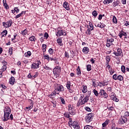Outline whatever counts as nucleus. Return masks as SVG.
I'll use <instances>...</instances> for the list:
<instances>
[{"label":"nucleus","mask_w":129,"mask_h":129,"mask_svg":"<svg viewBox=\"0 0 129 129\" xmlns=\"http://www.w3.org/2000/svg\"><path fill=\"white\" fill-rule=\"evenodd\" d=\"M59 99L60 100L62 104H66V101H65V99L63 98V97H60Z\"/></svg>","instance_id":"58836bf2"},{"label":"nucleus","mask_w":129,"mask_h":129,"mask_svg":"<svg viewBox=\"0 0 129 129\" xmlns=\"http://www.w3.org/2000/svg\"><path fill=\"white\" fill-rule=\"evenodd\" d=\"M84 54H88L89 52V48L88 47H84L82 50Z\"/></svg>","instance_id":"5701e85b"},{"label":"nucleus","mask_w":129,"mask_h":129,"mask_svg":"<svg viewBox=\"0 0 129 129\" xmlns=\"http://www.w3.org/2000/svg\"><path fill=\"white\" fill-rule=\"evenodd\" d=\"M112 78L114 80H119V81H122L123 80V77L121 75H117L116 74L112 76Z\"/></svg>","instance_id":"1a4fd4ad"},{"label":"nucleus","mask_w":129,"mask_h":129,"mask_svg":"<svg viewBox=\"0 0 129 129\" xmlns=\"http://www.w3.org/2000/svg\"><path fill=\"white\" fill-rule=\"evenodd\" d=\"M97 27L100 28L101 29H103V28H105V25L103 24L102 25L101 23H100V24H98Z\"/></svg>","instance_id":"c03bdc74"},{"label":"nucleus","mask_w":129,"mask_h":129,"mask_svg":"<svg viewBox=\"0 0 129 129\" xmlns=\"http://www.w3.org/2000/svg\"><path fill=\"white\" fill-rule=\"evenodd\" d=\"M119 5V1H114L112 3V6L114 8H115L117 6H118Z\"/></svg>","instance_id":"c9c22d12"},{"label":"nucleus","mask_w":129,"mask_h":129,"mask_svg":"<svg viewBox=\"0 0 129 129\" xmlns=\"http://www.w3.org/2000/svg\"><path fill=\"white\" fill-rule=\"evenodd\" d=\"M107 91L108 93H111L112 92V88L111 87H108L107 88Z\"/></svg>","instance_id":"3c124183"},{"label":"nucleus","mask_w":129,"mask_h":129,"mask_svg":"<svg viewBox=\"0 0 129 129\" xmlns=\"http://www.w3.org/2000/svg\"><path fill=\"white\" fill-rule=\"evenodd\" d=\"M44 37L45 38V39L47 40V39H48V38H49V34H48V33L45 32L44 33Z\"/></svg>","instance_id":"052dcab7"},{"label":"nucleus","mask_w":129,"mask_h":129,"mask_svg":"<svg viewBox=\"0 0 129 129\" xmlns=\"http://www.w3.org/2000/svg\"><path fill=\"white\" fill-rule=\"evenodd\" d=\"M85 109L87 111H91V109L89 107H86Z\"/></svg>","instance_id":"338daca9"},{"label":"nucleus","mask_w":129,"mask_h":129,"mask_svg":"<svg viewBox=\"0 0 129 129\" xmlns=\"http://www.w3.org/2000/svg\"><path fill=\"white\" fill-rule=\"evenodd\" d=\"M15 82H16V79H15V77H11L9 80L10 84H11V85H14Z\"/></svg>","instance_id":"6ab92c4d"},{"label":"nucleus","mask_w":129,"mask_h":129,"mask_svg":"<svg viewBox=\"0 0 129 129\" xmlns=\"http://www.w3.org/2000/svg\"><path fill=\"white\" fill-rule=\"evenodd\" d=\"M9 54L10 55H13V47H10L8 51Z\"/></svg>","instance_id":"6e6d98bb"},{"label":"nucleus","mask_w":129,"mask_h":129,"mask_svg":"<svg viewBox=\"0 0 129 129\" xmlns=\"http://www.w3.org/2000/svg\"><path fill=\"white\" fill-rule=\"evenodd\" d=\"M89 26L90 27V29H91L92 30H94V26H93V23L92 22H90L89 23Z\"/></svg>","instance_id":"79ce46f5"},{"label":"nucleus","mask_w":129,"mask_h":129,"mask_svg":"<svg viewBox=\"0 0 129 129\" xmlns=\"http://www.w3.org/2000/svg\"><path fill=\"white\" fill-rule=\"evenodd\" d=\"M107 109H108V110H110V111H113V110H114V108L113 107V106H111L110 107H109V106L107 107Z\"/></svg>","instance_id":"5fc2aeb1"},{"label":"nucleus","mask_w":129,"mask_h":129,"mask_svg":"<svg viewBox=\"0 0 129 129\" xmlns=\"http://www.w3.org/2000/svg\"><path fill=\"white\" fill-rule=\"evenodd\" d=\"M7 35H8V30H5L1 33L2 37H7Z\"/></svg>","instance_id":"cd10ccee"},{"label":"nucleus","mask_w":129,"mask_h":129,"mask_svg":"<svg viewBox=\"0 0 129 129\" xmlns=\"http://www.w3.org/2000/svg\"><path fill=\"white\" fill-rule=\"evenodd\" d=\"M92 82H93V86H94V87H95L96 85L98 84V82L96 81H92Z\"/></svg>","instance_id":"680f3d73"},{"label":"nucleus","mask_w":129,"mask_h":129,"mask_svg":"<svg viewBox=\"0 0 129 129\" xmlns=\"http://www.w3.org/2000/svg\"><path fill=\"white\" fill-rule=\"evenodd\" d=\"M112 22L114 24H117V19H116V17L115 16L113 17Z\"/></svg>","instance_id":"ea45409f"},{"label":"nucleus","mask_w":129,"mask_h":129,"mask_svg":"<svg viewBox=\"0 0 129 129\" xmlns=\"http://www.w3.org/2000/svg\"><path fill=\"white\" fill-rule=\"evenodd\" d=\"M88 90H87V86H83V90H82V92L83 93H86L87 92Z\"/></svg>","instance_id":"f704fd0d"},{"label":"nucleus","mask_w":129,"mask_h":129,"mask_svg":"<svg viewBox=\"0 0 129 129\" xmlns=\"http://www.w3.org/2000/svg\"><path fill=\"white\" fill-rule=\"evenodd\" d=\"M54 90L56 91L58 94H60V92H64L65 90L64 89V87L63 85L59 84H55L54 85Z\"/></svg>","instance_id":"f03ea898"},{"label":"nucleus","mask_w":129,"mask_h":129,"mask_svg":"<svg viewBox=\"0 0 129 129\" xmlns=\"http://www.w3.org/2000/svg\"><path fill=\"white\" fill-rule=\"evenodd\" d=\"M92 15L94 18H96V17H97V15H98V13H97V11L94 10L92 12Z\"/></svg>","instance_id":"a19ab883"},{"label":"nucleus","mask_w":129,"mask_h":129,"mask_svg":"<svg viewBox=\"0 0 129 129\" xmlns=\"http://www.w3.org/2000/svg\"><path fill=\"white\" fill-rule=\"evenodd\" d=\"M56 42L59 46H63V43H62V38L58 37L56 40Z\"/></svg>","instance_id":"4be33fe9"},{"label":"nucleus","mask_w":129,"mask_h":129,"mask_svg":"<svg viewBox=\"0 0 129 129\" xmlns=\"http://www.w3.org/2000/svg\"><path fill=\"white\" fill-rule=\"evenodd\" d=\"M93 119V114L89 113L87 114L85 117V120L87 123H89L91 121H92Z\"/></svg>","instance_id":"20e7f679"},{"label":"nucleus","mask_w":129,"mask_h":129,"mask_svg":"<svg viewBox=\"0 0 129 129\" xmlns=\"http://www.w3.org/2000/svg\"><path fill=\"white\" fill-rule=\"evenodd\" d=\"M57 31L56 32V36H57V37H61V36H66L67 35L65 30H63L62 29H57Z\"/></svg>","instance_id":"39448f33"},{"label":"nucleus","mask_w":129,"mask_h":129,"mask_svg":"<svg viewBox=\"0 0 129 129\" xmlns=\"http://www.w3.org/2000/svg\"><path fill=\"white\" fill-rule=\"evenodd\" d=\"M63 7L66 9V10H67V11H70V6L67 2H65L63 3Z\"/></svg>","instance_id":"f3484780"},{"label":"nucleus","mask_w":129,"mask_h":129,"mask_svg":"<svg viewBox=\"0 0 129 129\" xmlns=\"http://www.w3.org/2000/svg\"><path fill=\"white\" fill-rule=\"evenodd\" d=\"M11 114V113H4V121H8L9 119H10V115Z\"/></svg>","instance_id":"dca6fc26"},{"label":"nucleus","mask_w":129,"mask_h":129,"mask_svg":"<svg viewBox=\"0 0 129 129\" xmlns=\"http://www.w3.org/2000/svg\"><path fill=\"white\" fill-rule=\"evenodd\" d=\"M99 84H102V85H103V86H105L108 85V81H104L103 83L99 82Z\"/></svg>","instance_id":"37998d69"},{"label":"nucleus","mask_w":129,"mask_h":129,"mask_svg":"<svg viewBox=\"0 0 129 129\" xmlns=\"http://www.w3.org/2000/svg\"><path fill=\"white\" fill-rule=\"evenodd\" d=\"M34 106V103L33 102V100H31L30 105L26 107V109H32L33 108V106Z\"/></svg>","instance_id":"a878e982"},{"label":"nucleus","mask_w":129,"mask_h":129,"mask_svg":"<svg viewBox=\"0 0 129 129\" xmlns=\"http://www.w3.org/2000/svg\"><path fill=\"white\" fill-rule=\"evenodd\" d=\"M73 127L75 129H80V125L79 124V122L77 121H74L73 122Z\"/></svg>","instance_id":"4468645a"},{"label":"nucleus","mask_w":129,"mask_h":129,"mask_svg":"<svg viewBox=\"0 0 129 129\" xmlns=\"http://www.w3.org/2000/svg\"><path fill=\"white\" fill-rule=\"evenodd\" d=\"M114 41V39L112 38H111L110 39H108L107 40V43H106V46L108 48H109L111 45H112V42Z\"/></svg>","instance_id":"ddd939ff"},{"label":"nucleus","mask_w":129,"mask_h":129,"mask_svg":"<svg viewBox=\"0 0 129 129\" xmlns=\"http://www.w3.org/2000/svg\"><path fill=\"white\" fill-rule=\"evenodd\" d=\"M124 116H129V112L126 111L124 112Z\"/></svg>","instance_id":"774afa93"},{"label":"nucleus","mask_w":129,"mask_h":129,"mask_svg":"<svg viewBox=\"0 0 129 129\" xmlns=\"http://www.w3.org/2000/svg\"><path fill=\"white\" fill-rule=\"evenodd\" d=\"M4 113H11V108L9 106H6L4 109Z\"/></svg>","instance_id":"a211bd4d"},{"label":"nucleus","mask_w":129,"mask_h":129,"mask_svg":"<svg viewBox=\"0 0 129 129\" xmlns=\"http://www.w3.org/2000/svg\"><path fill=\"white\" fill-rule=\"evenodd\" d=\"M29 41H31V42H36V37L32 35L29 38Z\"/></svg>","instance_id":"2f4dec72"},{"label":"nucleus","mask_w":129,"mask_h":129,"mask_svg":"<svg viewBox=\"0 0 129 129\" xmlns=\"http://www.w3.org/2000/svg\"><path fill=\"white\" fill-rule=\"evenodd\" d=\"M90 95H91V91H88L85 97L82 100V101H78V103L77 104V107H79L80 105H84L85 104L86 102H88L89 100V97H90Z\"/></svg>","instance_id":"f257e3e1"},{"label":"nucleus","mask_w":129,"mask_h":129,"mask_svg":"<svg viewBox=\"0 0 129 129\" xmlns=\"http://www.w3.org/2000/svg\"><path fill=\"white\" fill-rule=\"evenodd\" d=\"M127 121V118L124 116H121L119 119L118 123L119 124H124Z\"/></svg>","instance_id":"6e6552de"},{"label":"nucleus","mask_w":129,"mask_h":129,"mask_svg":"<svg viewBox=\"0 0 129 129\" xmlns=\"http://www.w3.org/2000/svg\"><path fill=\"white\" fill-rule=\"evenodd\" d=\"M44 59H45L46 60H47V61H50V56H49V55L48 54H45L44 56Z\"/></svg>","instance_id":"09e8293b"},{"label":"nucleus","mask_w":129,"mask_h":129,"mask_svg":"<svg viewBox=\"0 0 129 129\" xmlns=\"http://www.w3.org/2000/svg\"><path fill=\"white\" fill-rule=\"evenodd\" d=\"M13 24H14V22H13V20L12 19H9L7 22H3V26L4 27V28H10V27H12L13 26Z\"/></svg>","instance_id":"7ed1b4c3"},{"label":"nucleus","mask_w":129,"mask_h":129,"mask_svg":"<svg viewBox=\"0 0 129 129\" xmlns=\"http://www.w3.org/2000/svg\"><path fill=\"white\" fill-rule=\"evenodd\" d=\"M66 87H67L68 90H69V92L70 93H72L73 92V90L71 88V82H70V81H68L67 82V84H66Z\"/></svg>","instance_id":"9d476101"},{"label":"nucleus","mask_w":129,"mask_h":129,"mask_svg":"<svg viewBox=\"0 0 129 129\" xmlns=\"http://www.w3.org/2000/svg\"><path fill=\"white\" fill-rule=\"evenodd\" d=\"M3 6L6 10H9V9H10L9 5L7 4V0H3Z\"/></svg>","instance_id":"393cba45"},{"label":"nucleus","mask_w":129,"mask_h":129,"mask_svg":"<svg viewBox=\"0 0 129 129\" xmlns=\"http://www.w3.org/2000/svg\"><path fill=\"white\" fill-rule=\"evenodd\" d=\"M106 62H105V66H106L107 65V64H109V62H110V56L109 55H107L106 56Z\"/></svg>","instance_id":"b1692460"},{"label":"nucleus","mask_w":129,"mask_h":129,"mask_svg":"<svg viewBox=\"0 0 129 129\" xmlns=\"http://www.w3.org/2000/svg\"><path fill=\"white\" fill-rule=\"evenodd\" d=\"M91 31H93V29H91V28L88 29L86 31V34L88 36L91 35Z\"/></svg>","instance_id":"c756f323"},{"label":"nucleus","mask_w":129,"mask_h":129,"mask_svg":"<svg viewBox=\"0 0 129 129\" xmlns=\"http://www.w3.org/2000/svg\"><path fill=\"white\" fill-rule=\"evenodd\" d=\"M113 54H114L116 57H119V56L121 57H123V54H122V50H121V48H117V52L114 51Z\"/></svg>","instance_id":"0eeeda50"},{"label":"nucleus","mask_w":129,"mask_h":129,"mask_svg":"<svg viewBox=\"0 0 129 129\" xmlns=\"http://www.w3.org/2000/svg\"><path fill=\"white\" fill-rule=\"evenodd\" d=\"M84 98V94H81L80 97L78 101H82Z\"/></svg>","instance_id":"a18cd8bd"},{"label":"nucleus","mask_w":129,"mask_h":129,"mask_svg":"<svg viewBox=\"0 0 129 129\" xmlns=\"http://www.w3.org/2000/svg\"><path fill=\"white\" fill-rule=\"evenodd\" d=\"M48 53L50 55H53V53H54V49L51 48H49L48 50Z\"/></svg>","instance_id":"de8ad7c7"},{"label":"nucleus","mask_w":129,"mask_h":129,"mask_svg":"<svg viewBox=\"0 0 129 129\" xmlns=\"http://www.w3.org/2000/svg\"><path fill=\"white\" fill-rule=\"evenodd\" d=\"M103 97V98H107L108 97V94L103 89H100L99 91V97Z\"/></svg>","instance_id":"423d86ee"},{"label":"nucleus","mask_w":129,"mask_h":129,"mask_svg":"<svg viewBox=\"0 0 129 129\" xmlns=\"http://www.w3.org/2000/svg\"><path fill=\"white\" fill-rule=\"evenodd\" d=\"M52 96H54L56 95V94H57V95H59V93L57 92L56 90H54L51 94H50Z\"/></svg>","instance_id":"49530a36"},{"label":"nucleus","mask_w":129,"mask_h":129,"mask_svg":"<svg viewBox=\"0 0 129 129\" xmlns=\"http://www.w3.org/2000/svg\"><path fill=\"white\" fill-rule=\"evenodd\" d=\"M77 74L78 77L81 76V71L80 70V67L78 66L77 69Z\"/></svg>","instance_id":"c85d7f7f"},{"label":"nucleus","mask_w":129,"mask_h":129,"mask_svg":"<svg viewBox=\"0 0 129 129\" xmlns=\"http://www.w3.org/2000/svg\"><path fill=\"white\" fill-rule=\"evenodd\" d=\"M24 55L25 57H27V58H29V57H31V55H32V52L30 51H28L26 52Z\"/></svg>","instance_id":"72a5a7b5"},{"label":"nucleus","mask_w":129,"mask_h":129,"mask_svg":"<svg viewBox=\"0 0 129 129\" xmlns=\"http://www.w3.org/2000/svg\"><path fill=\"white\" fill-rule=\"evenodd\" d=\"M22 15H23V13H20L19 14H18L15 17V19H19V18H21V17H22Z\"/></svg>","instance_id":"bf43d9fd"},{"label":"nucleus","mask_w":129,"mask_h":129,"mask_svg":"<svg viewBox=\"0 0 129 129\" xmlns=\"http://www.w3.org/2000/svg\"><path fill=\"white\" fill-rule=\"evenodd\" d=\"M42 51L43 53H45V52H46V48H47V45L43 44L42 45Z\"/></svg>","instance_id":"4c0bfd02"},{"label":"nucleus","mask_w":129,"mask_h":129,"mask_svg":"<svg viewBox=\"0 0 129 129\" xmlns=\"http://www.w3.org/2000/svg\"><path fill=\"white\" fill-rule=\"evenodd\" d=\"M17 34L15 33V34L14 35V38L11 39V41H12V42H13V43H16V41H15V40H16V39L17 38Z\"/></svg>","instance_id":"603ef678"},{"label":"nucleus","mask_w":129,"mask_h":129,"mask_svg":"<svg viewBox=\"0 0 129 129\" xmlns=\"http://www.w3.org/2000/svg\"><path fill=\"white\" fill-rule=\"evenodd\" d=\"M91 66L90 64L87 65V71H91L92 70Z\"/></svg>","instance_id":"8fccbe9b"},{"label":"nucleus","mask_w":129,"mask_h":129,"mask_svg":"<svg viewBox=\"0 0 129 129\" xmlns=\"http://www.w3.org/2000/svg\"><path fill=\"white\" fill-rule=\"evenodd\" d=\"M93 128V127L91 125H86L84 127V129H92Z\"/></svg>","instance_id":"4d7b16f0"},{"label":"nucleus","mask_w":129,"mask_h":129,"mask_svg":"<svg viewBox=\"0 0 129 129\" xmlns=\"http://www.w3.org/2000/svg\"><path fill=\"white\" fill-rule=\"evenodd\" d=\"M113 2V0H104L103 2V4L104 5H106L107 4H110Z\"/></svg>","instance_id":"e433bc0d"},{"label":"nucleus","mask_w":129,"mask_h":129,"mask_svg":"<svg viewBox=\"0 0 129 129\" xmlns=\"http://www.w3.org/2000/svg\"><path fill=\"white\" fill-rule=\"evenodd\" d=\"M63 116L66 118H70V117H71V116H70V113H69V112H64V113L63 114Z\"/></svg>","instance_id":"7c9ffc66"},{"label":"nucleus","mask_w":129,"mask_h":129,"mask_svg":"<svg viewBox=\"0 0 129 129\" xmlns=\"http://www.w3.org/2000/svg\"><path fill=\"white\" fill-rule=\"evenodd\" d=\"M93 92L96 97H99V92L98 93V91H97V90H96V89H94L93 90Z\"/></svg>","instance_id":"473e14b6"},{"label":"nucleus","mask_w":129,"mask_h":129,"mask_svg":"<svg viewBox=\"0 0 129 129\" xmlns=\"http://www.w3.org/2000/svg\"><path fill=\"white\" fill-rule=\"evenodd\" d=\"M2 70H3V71H6V70H7V66L4 65L2 67Z\"/></svg>","instance_id":"69168bd1"},{"label":"nucleus","mask_w":129,"mask_h":129,"mask_svg":"<svg viewBox=\"0 0 129 129\" xmlns=\"http://www.w3.org/2000/svg\"><path fill=\"white\" fill-rule=\"evenodd\" d=\"M121 70L123 73H125V67L124 66H121Z\"/></svg>","instance_id":"864d4df0"},{"label":"nucleus","mask_w":129,"mask_h":129,"mask_svg":"<svg viewBox=\"0 0 129 129\" xmlns=\"http://www.w3.org/2000/svg\"><path fill=\"white\" fill-rule=\"evenodd\" d=\"M64 57L66 58H68V59L69 58L70 56H69V53H68V52L65 51Z\"/></svg>","instance_id":"13d9d810"},{"label":"nucleus","mask_w":129,"mask_h":129,"mask_svg":"<svg viewBox=\"0 0 129 129\" xmlns=\"http://www.w3.org/2000/svg\"><path fill=\"white\" fill-rule=\"evenodd\" d=\"M40 64L41 62H40V61H37V63H32L31 66V69H38L40 68Z\"/></svg>","instance_id":"9b49d317"},{"label":"nucleus","mask_w":129,"mask_h":129,"mask_svg":"<svg viewBox=\"0 0 129 129\" xmlns=\"http://www.w3.org/2000/svg\"><path fill=\"white\" fill-rule=\"evenodd\" d=\"M44 69H45L46 70H51V69L50 67H47L46 66H45V67H44Z\"/></svg>","instance_id":"0e129e2a"},{"label":"nucleus","mask_w":129,"mask_h":129,"mask_svg":"<svg viewBox=\"0 0 129 129\" xmlns=\"http://www.w3.org/2000/svg\"><path fill=\"white\" fill-rule=\"evenodd\" d=\"M119 38L120 39H121V38H122V36H127V34H126V33L124 31H123V30H121L120 33H119V35H118Z\"/></svg>","instance_id":"aec40b11"},{"label":"nucleus","mask_w":129,"mask_h":129,"mask_svg":"<svg viewBox=\"0 0 129 129\" xmlns=\"http://www.w3.org/2000/svg\"><path fill=\"white\" fill-rule=\"evenodd\" d=\"M61 69L53 70V74L56 76V77H60V74L61 73Z\"/></svg>","instance_id":"2eb2a0df"},{"label":"nucleus","mask_w":129,"mask_h":129,"mask_svg":"<svg viewBox=\"0 0 129 129\" xmlns=\"http://www.w3.org/2000/svg\"><path fill=\"white\" fill-rule=\"evenodd\" d=\"M27 34H28V30H27V29H25V30L22 31L21 32V34L22 35V36H24V37H25V36L27 35Z\"/></svg>","instance_id":"bb28decb"},{"label":"nucleus","mask_w":129,"mask_h":129,"mask_svg":"<svg viewBox=\"0 0 129 129\" xmlns=\"http://www.w3.org/2000/svg\"><path fill=\"white\" fill-rule=\"evenodd\" d=\"M74 109L73 107L71 106V105L70 104L68 105V110L69 111V113L71 114V115H74L75 114V112H74Z\"/></svg>","instance_id":"f8f14e48"},{"label":"nucleus","mask_w":129,"mask_h":129,"mask_svg":"<svg viewBox=\"0 0 129 129\" xmlns=\"http://www.w3.org/2000/svg\"><path fill=\"white\" fill-rule=\"evenodd\" d=\"M109 122H110V121L109 120V119H107L104 122H103L102 124V127H106V126H107L108 125V123H109Z\"/></svg>","instance_id":"412c9836"},{"label":"nucleus","mask_w":129,"mask_h":129,"mask_svg":"<svg viewBox=\"0 0 129 129\" xmlns=\"http://www.w3.org/2000/svg\"><path fill=\"white\" fill-rule=\"evenodd\" d=\"M14 10L15 11V13H16V14L20 12V9H18V7H15L14 8Z\"/></svg>","instance_id":"e2e57ef3"}]
</instances>
